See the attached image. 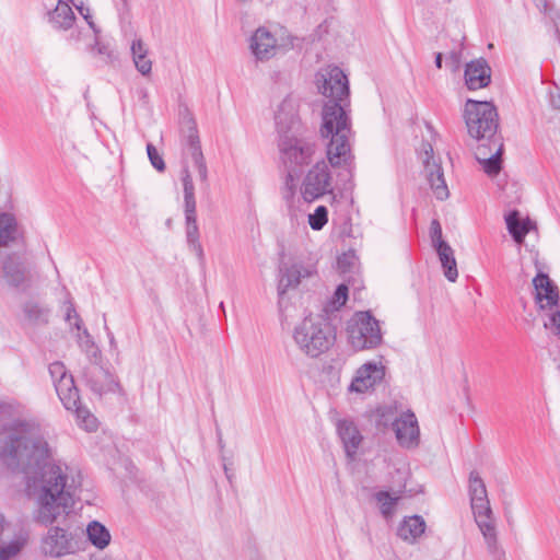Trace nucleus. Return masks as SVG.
I'll return each instance as SVG.
<instances>
[{"label":"nucleus","instance_id":"obj_1","mask_svg":"<svg viewBox=\"0 0 560 560\" xmlns=\"http://www.w3.org/2000/svg\"><path fill=\"white\" fill-rule=\"evenodd\" d=\"M0 432L8 433L0 458L12 471L25 475L26 493L36 504V521L51 525L68 515L77 483L67 465L49 462L52 450L39 424L22 419L13 405L0 404Z\"/></svg>","mask_w":560,"mask_h":560},{"label":"nucleus","instance_id":"obj_2","mask_svg":"<svg viewBox=\"0 0 560 560\" xmlns=\"http://www.w3.org/2000/svg\"><path fill=\"white\" fill-rule=\"evenodd\" d=\"M318 91L328 100L323 107L320 135L327 139V159L332 167H343L350 176L354 170L351 151L349 117V81L339 67H328L316 73Z\"/></svg>","mask_w":560,"mask_h":560},{"label":"nucleus","instance_id":"obj_3","mask_svg":"<svg viewBox=\"0 0 560 560\" xmlns=\"http://www.w3.org/2000/svg\"><path fill=\"white\" fill-rule=\"evenodd\" d=\"M279 151L281 161L288 171L283 197L290 200L296 191L299 173L305 165L312 162L316 145L313 140L299 131L292 135L280 136Z\"/></svg>","mask_w":560,"mask_h":560},{"label":"nucleus","instance_id":"obj_4","mask_svg":"<svg viewBox=\"0 0 560 560\" xmlns=\"http://www.w3.org/2000/svg\"><path fill=\"white\" fill-rule=\"evenodd\" d=\"M468 491L472 514L485 538L487 548L492 556L501 558L504 552L498 545L495 521L488 499L486 485L475 470L469 475Z\"/></svg>","mask_w":560,"mask_h":560},{"label":"nucleus","instance_id":"obj_5","mask_svg":"<svg viewBox=\"0 0 560 560\" xmlns=\"http://www.w3.org/2000/svg\"><path fill=\"white\" fill-rule=\"evenodd\" d=\"M293 339L298 348L310 358H318L335 341V334L324 315H308L294 328Z\"/></svg>","mask_w":560,"mask_h":560},{"label":"nucleus","instance_id":"obj_6","mask_svg":"<svg viewBox=\"0 0 560 560\" xmlns=\"http://www.w3.org/2000/svg\"><path fill=\"white\" fill-rule=\"evenodd\" d=\"M48 370L57 395L65 408L75 413L79 425L83 427L86 431H95L97 429V419L88 408L81 405L73 376L68 373L66 365L60 361H56L49 364Z\"/></svg>","mask_w":560,"mask_h":560},{"label":"nucleus","instance_id":"obj_7","mask_svg":"<svg viewBox=\"0 0 560 560\" xmlns=\"http://www.w3.org/2000/svg\"><path fill=\"white\" fill-rule=\"evenodd\" d=\"M464 118L468 133L478 140L495 137L499 122L498 113L490 102L468 100L465 104Z\"/></svg>","mask_w":560,"mask_h":560},{"label":"nucleus","instance_id":"obj_8","mask_svg":"<svg viewBox=\"0 0 560 560\" xmlns=\"http://www.w3.org/2000/svg\"><path fill=\"white\" fill-rule=\"evenodd\" d=\"M349 342L354 350L374 349L382 343L380 322L370 312H358L348 323Z\"/></svg>","mask_w":560,"mask_h":560},{"label":"nucleus","instance_id":"obj_9","mask_svg":"<svg viewBox=\"0 0 560 560\" xmlns=\"http://www.w3.org/2000/svg\"><path fill=\"white\" fill-rule=\"evenodd\" d=\"M301 196L306 202H312L332 192V178L326 162H317L305 175Z\"/></svg>","mask_w":560,"mask_h":560},{"label":"nucleus","instance_id":"obj_10","mask_svg":"<svg viewBox=\"0 0 560 560\" xmlns=\"http://www.w3.org/2000/svg\"><path fill=\"white\" fill-rule=\"evenodd\" d=\"M182 145L184 154L189 156L200 177L201 182H207L208 170L205 161V156L201 151L200 139L198 135L197 124L191 116H186L182 122Z\"/></svg>","mask_w":560,"mask_h":560},{"label":"nucleus","instance_id":"obj_11","mask_svg":"<svg viewBox=\"0 0 560 560\" xmlns=\"http://www.w3.org/2000/svg\"><path fill=\"white\" fill-rule=\"evenodd\" d=\"M294 39L288 36L287 40L279 42L266 27H258L250 37L249 48L257 61H267L281 48H292Z\"/></svg>","mask_w":560,"mask_h":560},{"label":"nucleus","instance_id":"obj_12","mask_svg":"<svg viewBox=\"0 0 560 560\" xmlns=\"http://www.w3.org/2000/svg\"><path fill=\"white\" fill-rule=\"evenodd\" d=\"M42 549L46 556L59 558L75 553L80 550V544L75 535L65 528L54 526L43 538Z\"/></svg>","mask_w":560,"mask_h":560},{"label":"nucleus","instance_id":"obj_13","mask_svg":"<svg viewBox=\"0 0 560 560\" xmlns=\"http://www.w3.org/2000/svg\"><path fill=\"white\" fill-rule=\"evenodd\" d=\"M397 443L402 448L413 450L420 444V428L416 415L408 410L395 418L390 423Z\"/></svg>","mask_w":560,"mask_h":560},{"label":"nucleus","instance_id":"obj_14","mask_svg":"<svg viewBox=\"0 0 560 560\" xmlns=\"http://www.w3.org/2000/svg\"><path fill=\"white\" fill-rule=\"evenodd\" d=\"M81 376L90 389L97 395L114 393L118 387L115 376L96 361H90L81 372Z\"/></svg>","mask_w":560,"mask_h":560},{"label":"nucleus","instance_id":"obj_15","mask_svg":"<svg viewBox=\"0 0 560 560\" xmlns=\"http://www.w3.org/2000/svg\"><path fill=\"white\" fill-rule=\"evenodd\" d=\"M423 163L427 179L434 196L439 200H445L448 198L450 192L444 178V173L439 163L433 160V148L430 143H423Z\"/></svg>","mask_w":560,"mask_h":560},{"label":"nucleus","instance_id":"obj_16","mask_svg":"<svg viewBox=\"0 0 560 560\" xmlns=\"http://www.w3.org/2000/svg\"><path fill=\"white\" fill-rule=\"evenodd\" d=\"M384 376L385 366L382 363L366 362L357 370L349 390L359 394L366 393L381 383Z\"/></svg>","mask_w":560,"mask_h":560},{"label":"nucleus","instance_id":"obj_17","mask_svg":"<svg viewBox=\"0 0 560 560\" xmlns=\"http://www.w3.org/2000/svg\"><path fill=\"white\" fill-rule=\"evenodd\" d=\"M487 141L488 143H482L477 147L475 155L482 165L483 171L489 176H495L501 171L503 144L500 139L495 137Z\"/></svg>","mask_w":560,"mask_h":560},{"label":"nucleus","instance_id":"obj_18","mask_svg":"<svg viewBox=\"0 0 560 560\" xmlns=\"http://www.w3.org/2000/svg\"><path fill=\"white\" fill-rule=\"evenodd\" d=\"M298 106L292 97H285L278 107L275 116L277 129L280 136L292 135L300 131L298 119Z\"/></svg>","mask_w":560,"mask_h":560},{"label":"nucleus","instance_id":"obj_19","mask_svg":"<svg viewBox=\"0 0 560 560\" xmlns=\"http://www.w3.org/2000/svg\"><path fill=\"white\" fill-rule=\"evenodd\" d=\"M316 273L314 266H304L303 264H293L290 267L280 268L278 281V294L284 295L289 289L296 288L301 280L311 278Z\"/></svg>","mask_w":560,"mask_h":560},{"label":"nucleus","instance_id":"obj_20","mask_svg":"<svg viewBox=\"0 0 560 560\" xmlns=\"http://www.w3.org/2000/svg\"><path fill=\"white\" fill-rule=\"evenodd\" d=\"M533 285L536 291L535 299L539 304V308H551L558 305L560 300L558 287L546 273L538 272L537 276L533 279Z\"/></svg>","mask_w":560,"mask_h":560},{"label":"nucleus","instance_id":"obj_21","mask_svg":"<svg viewBox=\"0 0 560 560\" xmlns=\"http://www.w3.org/2000/svg\"><path fill=\"white\" fill-rule=\"evenodd\" d=\"M491 81V68L482 59H476L466 65L465 83L469 90L486 88Z\"/></svg>","mask_w":560,"mask_h":560},{"label":"nucleus","instance_id":"obj_22","mask_svg":"<svg viewBox=\"0 0 560 560\" xmlns=\"http://www.w3.org/2000/svg\"><path fill=\"white\" fill-rule=\"evenodd\" d=\"M47 21L56 31H69L75 23V15L68 1L58 0L56 5L47 11Z\"/></svg>","mask_w":560,"mask_h":560},{"label":"nucleus","instance_id":"obj_23","mask_svg":"<svg viewBox=\"0 0 560 560\" xmlns=\"http://www.w3.org/2000/svg\"><path fill=\"white\" fill-rule=\"evenodd\" d=\"M337 432L347 456L353 459L362 442L360 431L352 421L343 419L338 421Z\"/></svg>","mask_w":560,"mask_h":560},{"label":"nucleus","instance_id":"obj_24","mask_svg":"<svg viewBox=\"0 0 560 560\" xmlns=\"http://www.w3.org/2000/svg\"><path fill=\"white\" fill-rule=\"evenodd\" d=\"M427 524L421 515L405 516L397 526V536L407 544H415L424 534Z\"/></svg>","mask_w":560,"mask_h":560},{"label":"nucleus","instance_id":"obj_25","mask_svg":"<svg viewBox=\"0 0 560 560\" xmlns=\"http://www.w3.org/2000/svg\"><path fill=\"white\" fill-rule=\"evenodd\" d=\"M505 222L510 234L513 240L521 244L525 236L532 229H535V223L529 219L521 220L517 211H512L505 217Z\"/></svg>","mask_w":560,"mask_h":560},{"label":"nucleus","instance_id":"obj_26","mask_svg":"<svg viewBox=\"0 0 560 560\" xmlns=\"http://www.w3.org/2000/svg\"><path fill=\"white\" fill-rule=\"evenodd\" d=\"M435 250L445 278L451 282H455L458 277V271L453 248L447 243H440V246L435 248Z\"/></svg>","mask_w":560,"mask_h":560},{"label":"nucleus","instance_id":"obj_27","mask_svg":"<svg viewBox=\"0 0 560 560\" xmlns=\"http://www.w3.org/2000/svg\"><path fill=\"white\" fill-rule=\"evenodd\" d=\"M183 188H184V213L185 219L197 218L195 186L191 175L187 167L183 170Z\"/></svg>","mask_w":560,"mask_h":560},{"label":"nucleus","instance_id":"obj_28","mask_svg":"<svg viewBox=\"0 0 560 560\" xmlns=\"http://www.w3.org/2000/svg\"><path fill=\"white\" fill-rule=\"evenodd\" d=\"M185 223H186V229H185L186 242H187L188 248L190 252H192L197 256L199 262L203 264L205 253H203V248L200 243V240H199L200 234H199L197 218L185 219Z\"/></svg>","mask_w":560,"mask_h":560},{"label":"nucleus","instance_id":"obj_29","mask_svg":"<svg viewBox=\"0 0 560 560\" xmlns=\"http://www.w3.org/2000/svg\"><path fill=\"white\" fill-rule=\"evenodd\" d=\"M89 541L97 549H105L112 539L109 530L98 521H92L86 526Z\"/></svg>","mask_w":560,"mask_h":560},{"label":"nucleus","instance_id":"obj_30","mask_svg":"<svg viewBox=\"0 0 560 560\" xmlns=\"http://www.w3.org/2000/svg\"><path fill=\"white\" fill-rule=\"evenodd\" d=\"M131 54L136 69L142 75L150 74L152 70V61L148 58V49L142 39L137 38L132 40Z\"/></svg>","mask_w":560,"mask_h":560},{"label":"nucleus","instance_id":"obj_31","mask_svg":"<svg viewBox=\"0 0 560 560\" xmlns=\"http://www.w3.org/2000/svg\"><path fill=\"white\" fill-rule=\"evenodd\" d=\"M3 277L9 284L18 287L26 279V268L22 262L10 258L4 262Z\"/></svg>","mask_w":560,"mask_h":560},{"label":"nucleus","instance_id":"obj_32","mask_svg":"<svg viewBox=\"0 0 560 560\" xmlns=\"http://www.w3.org/2000/svg\"><path fill=\"white\" fill-rule=\"evenodd\" d=\"M16 234L15 218L10 213H0V248L13 242L16 238Z\"/></svg>","mask_w":560,"mask_h":560},{"label":"nucleus","instance_id":"obj_33","mask_svg":"<svg viewBox=\"0 0 560 560\" xmlns=\"http://www.w3.org/2000/svg\"><path fill=\"white\" fill-rule=\"evenodd\" d=\"M375 500L380 505V511L384 518L387 521L390 520L396 513L399 497L392 495L388 491H378L375 493Z\"/></svg>","mask_w":560,"mask_h":560},{"label":"nucleus","instance_id":"obj_34","mask_svg":"<svg viewBox=\"0 0 560 560\" xmlns=\"http://www.w3.org/2000/svg\"><path fill=\"white\" fill-rule=\"evenodd\" d=\"M27 544L26 535H19L7 546L0 548V560H10L14 558Z\"/></svg>","mask_w":560,"mask_h":560},{"label":"nucleus","instance_id":"obj_35","mask_svg":"<svg viewBox=\"0 0 560 560\" xmlns=\"http://www.w3.org/2000/svg\"><path fill=\"white\" fill-rule=\"evenodd\" d=\"M79 331L78 343L80 348L86 353L90 361H92L93 358L95 359L98 355L100 351L86 328L81 327V330Z\"/></svg>","mask_w":560,"mask_h":560},{"label":"nucleus","instance_id":"obj_36","mask_svg":"<svg viewBox=\"0 0 560 560\" xmlns=\"http://www.w3.org/2000/svg\"><path fill=\"white\" fill-rule=\"evenodd\" d=\"M26 317L36 324L47 323L49 311L37 303H27L24 306Z\"/></svg>","mask_w":560,"mask_h":560},{"label":"nucleus","instance_id":"obj_37","mask_svg":"<svg viewBox=\"0 0 560 560\" xmlns=\"http://www.w3.org/2000/svg\"><path fill=\"white\" fill-rule=\"evenodd\" d=\"M328 222V210L325 206H318L308 215V224L314 231H320Z\"/></svg>","mask_w":560,"mask_h":560},{"label":"nucleus","instance_id":"obj_38","mask_svg":"<svg viewBox=\"0 0 560 560\" xmlns=\"http://www.w3.org/2000/svg\"><path fill=\"white\" fill-rule=\"evenodd\" d=\"M355 267V256L352 253H345L338 257L337 268L340 273L346 275Z\"/></svg>","mask_w":560,"mask_h":560},{"label":"nucleus","instance_id":"obj_39","mask_svg":"<svg viewBox=\"0 0 560 560\" xmlns=\"http://www.w3.org/2000/svg\"><path fill=\"white\" fill-rule=\"evenodd\" d=\"M348 300V287L343 283L339 284L331 299V308L339 310Z\"/></svg>","mask_w":560,"mask_h":560},{"label":"nucleus","instance_id":"obj_40","mask_svg":"<svg viewBox=\"0 0 560 560\" xmlns=\"http://www.w3.org/2000/svg\"><path fill=\"white\" fill-rule=\"evenodd\" d=\"M72 4L75 7V9L79 11L81 16L86 21L90 28L93 31L94 35L97 36L100 33V28L96 26L93 20V15L91 13V10L89 7H85L83 2L77 3L74 0Z\"/></svg>","mask_w":560,"mask_h":560},{"label":"nucleus","instance_id":"obj_41","mask_svg":"<svg viewBox=\"0 0 560 560\" xmlns=\"http://www.w3.org/2000/svg\"><path fill=\"white\" fill-rule=\"evenodd\" d=\"M147 153L152 166L159 172H163L165 170V163L152 143L147 144Z\"/></svg>","mask_w":560,"mask_h":560},{"label":"nucleus","instance_id":"obj_42","mask_svg":"<svg viewBox=\"0 0 560 560\" xmlns=\"http://www.w3.org/2000/svg\"><path fill=\"white\" fill-rule=\"evenodd\" d=\"M430 235L434 248H438L440 243H446L442 237V228L438 220L431 222Z\"/></svg>","mask_w":560,"mask_h":560},{"label":"nucleus","instance_id":"obj_43","mask_svg":"<svg viewBox=\"0 0 560 560\" xmlns=\"http://www.w3.org/2000/svg\"><path fill=\"white\" fill-rule=\"evenodd\" d=\"M92 51H96L97 55L104 57V61H112L114 56L109 47L103 43L95 40Z\"/></svg>","mask_w":560,"mask_h":560},{"label":"nucleus","instance_id":"obj_44","mask_svg":"<svg viewBox=\"0 0 560 560\" xmlns=\"http://www.w3.org/2000/svg\"><path fill=\"white\" fill-rule=\"evenodd\" d=\"M72 318L75 319V322H74L75 328L78 330H81L82 320H81L80 316L78 315L74 306L71 303H69V305L67 306V311H66V319L68 322H70Z\"/></svg>","mask_w":560,"mask_h":560},{"label":"nucleus","instance_id":"obj_45","mask_svg":"<svg viewBox=\"0 0 560 560\" xmlns=\"http://www.w3.org/2000/svg\"><path fill=\"white\" fill-rule=\"evenodd\" d=\"M550 105L555 109H560V92L550 93Z\"/></svg>","mask_w":560,"mask_h":560},{"label":"nucleus","instance_id":"obj_46","mask_svg":"<svg viewBox=\"0 0 560 560\" xmlns=\"http://www.w3.org/2000/svg\"><path fill=\"white\" fill-rule=\"evenodd\" d=\"M106 330H107V336L109 338V345L112 348H116L117 347V343H116V340H115V337L113 335V332L109 331V329L107 327H105Z\"/></svg>","mask_w":560,"mask_h":560},{"label":"nucleus","instance_id":"obj_47","mask_svg":"<svg viewBox=\"0 0 560 560\" xmlns=\"http://www.w3.org/2000/svg\"><path fill=\"white\" fill-rule=\"evenodd\" d=\"M435 66L441 69L442 68V54L438 52L435 56Z\"/></svg>","mask_w":560,"mask_h":560},{"label":"nucleus","instance_id":"obj_48","mask_svg":"<svg viewBox=\"0 0 560 560\" xmlns=\"http://www.w3.org/2000/svg\"><path fill=\"white\" fill-rule=\"evenodd\" d=\"M389 412H390V409H387V408L378 409V413L382 418H385L386 415Z\"/></svg>","mask_w":560,"mask_h":560},{"label":"nucleus","instance_id":"obj_49","mask_svg":"<svg viewBox=\"0 0 560 560\" xmlns=\"http://www.w3.org/2000/svg\"><path fill=\"white\" fill-rule=\"evenodd\" d=\"M224 471H225L226 477L230 479V474H229L230 468H228V466L225 464H224Z\"/></svg>","mask_w":560,"mask_h":560},{"label":"nucleus","instance_id":"obj_50","mask_svg":"<svg viewBox=\"0 0 560 560\" xmlns=\"http://www.w3.org/2000/svg\"><path fill=\"white\" fill-rule=\"evenodd\" d=\"M556 28H557V33H558V39H559V43H560V27L558 24H556Z\"/></svg>","mask_w":560,"mask_h":560}]
</instances>
